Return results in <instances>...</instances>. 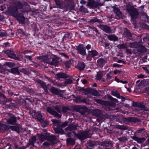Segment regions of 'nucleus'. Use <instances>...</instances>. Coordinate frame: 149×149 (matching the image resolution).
<instances>
[{"mask_svg":"<svg viewBox=\"0 0 149 149\" xmlns=\"http://www.w3.org/2000/svg\"><path fill=\"white\" fill-rule=\"evenodd\" d=\"M118 139L121 142H125L127 141V138L125 137H123L120 138H118Z\"/></svg>","mask_w":149,"mask_h":149,"instance_id":"nucleus-40","label":"nucleus"},{"mask_svg":"<svg viewBox=\"0 0 149 149\" xmlns=\"http://www.w3.org/2000/svg\"><path fill=\"white\" fill-rule=\"evenodd\" d=\"M95 143L94 141H89L87 143V147L88 148H91L95 145Z\"/></svg>","mask_w":149,"mask_h":149,"instance_id":"nucleus-36","label":"nucleus"},{"mask_svg":"<svg viewBox=\"0 0 149 149\" xmlns=\"http://www.w3.org/2000/svg\"><path fill=\"white\" fill-rule=\"evenodd\" d=\"M100 28L105 32L107 33H109L111 32V29L110 27L108 26L104 25H100Z\"/></svg>","mask_w":149,"mask_h":149,"instance_id":"nucleus-15","label":"nucleus"},{"mask_svg":"<svg viewBox=\"0 0 149 149\" xmlns=\"http://www.w3.org/2000/svg\"><path fill=\"white\" fill-rule=\"evenodd\" d=\"M98 53L95 50H93L89 51L87 57V59L88 60L90 61L91 60V58H94L95 56H97Z\"/></svg>","mask_w":149,"mask_h":149,"instance_id":"nucleus-5","label":"nucleus"},{"mask_svg":"<svg viewBox=\"0 0 149 149\" xmlns=\"http://www.w3.org/2000/svg\"><path fill=\"white\" fill-rule=\"evenodd\" d=\"M94 101L101 104L103 106V107L107 111L110 110V107L114 108L116 106V104L112 102L103 101L100 99H95Z\"/></svg>","mask_w":149,"mask_h":149,"instance_id":"nucleus-2","label":"nucleus"},{"mask_svg":"<svg viewBox=\"0 0 149 149\" xmlns=\"http://www.w3.org/2000/svg\"><path fill=\"white\" fill-rule=\"evenodd\" d=\"M122 72L121 71H120L119 70H115L114 71V73L115 74H116L118 73H120Z\"/></svg>","mask_w":149,"mask_h":149,"instance_id":"nucleus-64","label":"nucleus"},{"mask_svg":"<svg viewBox=\"0 0 149 149\" xmlns=\"http://www.w3.org/2000/svg\"><path fill=\"white\" fill-rule=\"evenodd\" d=\"M71 64V61H66L65 63V65L67 68H69Z\"/></svg>","mask_w":149,"mask_h":149,"instance_id":"nucleus-49","label":"nucleus"},{"mask_svg":"<svg viewBox=\"0 0 149 149\" xmlns=\"http://www.w3.org/2000/svg\"><path fill=\"white\" fill-rule=\"evenodd\" d=\"M107 61L103 58H100L97 60V65L100 67H102L107 63Z\"/></svg>","mask_w":149,"mask_h":149,"instance_id":"nucleus-20","label":"nucleus"},{"mask_svg":"<svg viewBox=\"0 0 149 149\" xmlns=\"http://www.w3.org/2000/svg\"><path fill=\"white\" fill-rule=\"evenodd\" d=\"M49 133H46L45 134H38L37 136L39 140L42 142L44 141L45 139H47Z\"/></svg>","mask_w":149,"mask_h":149,"instance_id":"nucleus-9","label":"nucleus"},{"mask_svg":"<svg viewBox=\"0 0 149 149\" xmlns=\"http://www.w3.org/2000/svg\"><path fill=\"white\" fill-rule=\"evenodd\" d=\"M24 57L25 58H26L27 59H29L30 61H31L32 60L31 56H25Z\"/></svg>","mask_w":149,"mask_h":149,"instance_id":"nucleus-62","label":"nucleus"},{"mask_svg":"<svg viewBox=\"0 0 149 149\" xmlns=\"http://www.w3.org/2000/svg\"><path fill=\"white\" fill-rule=\"evenodd\" d=\"M112 127L113 128L115 129H118L122 130H125L127 129L126 126L123 125H113Z\"/></svg>","mask_w":149,"mask_h":149,"instance_id":"nucleus-27","label":"nucleus"},{"mask_svg":"<svg viewBox=\"0 0 149 149\" xmlns=\"http://www.w3.org/2000/svg\"><path fill=\"white\" fill-rule=\"evenodd\" d=\"M37 81L41 86L44 88L45 91L46 92H47V87L45 84L42 81L39 79L37 80Z\"/></svg>","mask_w":149,"mask_h":149,"instance_id":"nucleus-28","label":"nucleus"},{"mask_svg":"<svg viewBox=\"0 0 149 149\" xmlns=\"http://www.w3.org/2000/svg\"><path fill=\"white\" fill-rule=\"evenodd\" d=\"M50 91L52 93L57 95L61 94V91L54 87H52L50 89Z\"/></svg>","mask_w":149,"mask_h":149,"instance_id":"nucleus-25","label":"nucleus"},{"mask_svg":"<svg viewBox=\"0 0 149 149\" xmlns=\"http://www.w3.org/2000/svg\"><path fill=\"white\" fill-rule=\"evenodd\" d=\"M70 111V108L67 107L63 106L62 108V111L63 113H67L69 112Z\"/></svg>","mask_w":149,"mask_h":149,"instance_id":"nucleus-35","label":"nucleus"},{"mask_svg":"<svg viewBox=\"0 0 149 149\" xmlns=\"http://www.w3.org/2000/svg\"><path fill=\"white\" fill-rule=\"evenodd\" d=\"M118 98L121 99L122 100V101H123L125 100V97L123 96H121L120 95Z\"/></svg>","mask_w":149,"mask_h":149,"instance_id":"nucleus-63","label":"nucleus"},{"mask_svg":"<svg viewBox=\"0 0 149 149\" xmlns=\"http://www.w3.org/2000/svg\"><path fill=\"white\" fill-rule=\"evenodd\" d=\"M47 140L52 144H56L58 142V140L56 138L55 136H50L49 134Z\"/></svg>","mask_w":149,"mask_h":149,"instance_id":"nucleus-10","label":"nucleus"},{"mask_svg":"<svg viewBox=\"0 0 149 149\" xmlns=\"http://www.w3.org/2000/svg\"><path fill=\"white\" fill-rule=\"evenodd\" d=\"M111 94L112 95L116 96L118 98L120 96V95L119 93L116 91H115L112 92Z\"/></svg>","mask_w":149,"mask_h":149,"instance_id":"nucleus-43","label":"nucleus"},{"mask_svg":"<svg viewBox=\"0 0 149 149\" xmlns=\"http://www.w3.org/2000/svg\"><path fill=\"white\" fill-rule=\"evenodd\" d=\"M14 6L16 7L17 8V10L18 9H21V8H22V5L21 3H19L17 5V6Z\"/></svg>","mask_w":149,"mask_h":149,"instance_id":"nucleus-52","label":"nucleus"},{"mask_svg":"<svg viewBox=\"0 0 149 149\" xmlns=\"http://www.w3.org/2000/svg\"><path fill=\"white\" fill-rule=\"evenodd\" d=\"M97 2L95 1L94 0H91L88 3L87 5L91 7L96 8L98 6Z\"/></svg>","mask_w":149,"mask_h":149,"instance_id":"nucleus-14","label":"nucleus"},{"mask_svg":"<svg viewBox=\"0 0 149 149\" xmlns=\"http://www.w3.org/2000/svg\"><path fill=\"white\" fill-rule=\"evenodd\" d=\"M51 121L53 123V124H57V125H59L60 127L62 128L65 127L68 125V122L66 121L61 124L60 122L58 120L55 119H52Z\"/></svg>","mask_w":149,"mask_h":149,"instance_id":"nucleus-8","label":"nucleus"},{"mask_svg":"<svg viewBox=\"0 0 149 149\" xmlns=\"http://www.w3.org/2000/svg\"><path fill=\"white\" fill-rule=\"evenodd\" d=\"M76 99V102L77 103L80 102L84 103L86 102V99L83 97L77 96Z\"/></svg>","mask_w":149,"mask_h":149,"instance_id":"nucleus-22","label":"nucleus"},{"mask_svg":"<svg viewBox=\"0 0 149 149\" xmlns=\"http://www.w3.org/2000/svg\"><path fill=\"white\" fill-rule=\"evenodd\" d=\"M145 92L149 95V87L146 88L145 89Z\"/></svg>","mask_w":149,"mask_h":149,"instance_id":"nucleus-60","label":"nucleus"},{"mask_svg":"<svg viewBox=\"0 0 149 149\" xmlns=\"http://www.w3.org/2000/svg\"><path fill=\"white\" fill-rule=\"evenodd\" d=\"M54 124L55 125L53 127V128L56 133L61 134H62L64 133L65 132L63 129L60 127L56 128L57 127V125L56 124Z\"/></svg>","mask_w":149,"mask_h":149,"instance_id":"nucleus-12","label":"nucleus"},{"mask_svg":"<svg viewBox=\"0 0 149 149\" xmlns=\"http://www.w3.org/2000/svg\"><path fill=\"white\" fill-rule=\"evenodd\" d=\"M87 92L89 94L96 96L98 95V93L97 91L93 89H88Z\"/></svg>","mask_w":149,"mask_h":149,"instance_id":"nucleus-26","label":"nucleus"},{"mask_svg":"<svg viewBox=\"0 0 149 149\" xmlns=\"http://www.w3.org/2000/svg\"><path fill=\"white\" fill-rule=\"evenodd\" d=\"M56 4L58 6H60V0H55Z\"/></svg>","mask_w":149,"mask_h":149,"instance_id":"nucleus-59","label":"nucleus"},{"mask_svg":"<svg viewBox=\"0 0 149 149\" xmlns=\"http://www.w3.org/2000/svg\"><path fill=\"white\" fill-rule=\"evenodd\" d=\"M8 71L13 74L17 75H20V72L18 70V68H14L11 69L10 70H8Z\"/></svg>","mask_w":149,"mask_h":149,"instance_id":"nucleus-17","label":"nucleus"},{"mask_svg":"<svg viewBox=\"0 0 149 149\" xmlns=\"http://www.w3.org/2000/svg\"><path fill=\"white\" fill-rule=\"evenodd\" d=\"M3 52L10 58L18 60L19 59L18 57L16 56L13 52L9 50H4Z\"/></svg>","mask_w":149,"mask_h":149,"instance_id":"nucleus-7","label":"nucleus"},{"mask_svg":"<svg viewBox=\"0 0 149 149\" xmlns=\"http://www.w3.org/2000/svg\"><path fill=\"white\" fill-rule=\"evenodd\" d=\"M17 18L19 22H24V21L25 18L23 15L21 13H19L18 12V16L17 17H16Z\"/></svg>","mask_w":149,"mask_h":149,"instance_id":"nucleus-32","label":"nucleus"},{"mask_svg":"<svg viewBox=\"0 0 149 149\" xmlns=\"http://www.w3.org/2000/svg\"><path fill=\"white\" fill-rule=\"evenodd\" d=\"M33 117L40 121L42 120V116L40 113L34 112L33 115Z\"/></svg>","mask_w":149,"mask_h":149,"instance_id":"nucleus-16","label":"nucleus"},{"mask_svg":"<svg viewBox=\"0 0 149 149\" xmlns=\"http://www.w3.org/2000/svg\"><path fill=\"white\" fill-rule=\"evenodd\" d=\"M10 128L12 130L15 131L17 132H19V128L18 126H10Z\"/></svg>","mask_w":149,"mask_h":149,"instance_id":"nucleus-37","label":"nucleus"},{"mask_svg":"<svg viewBox=\"0 0 149 149\" xmlns=\"http://www.w3.org/2000/svg\"><path fill=\"white\" fill-rule=\"evenodd\" d=\"M110 100L113 101L115 102H118V100L114 98L111 97L110 99Z\"/></svg>","mask_w":149,"mask_h":149,"instance_id":"nucleus-61","label":"nucleus"},{"mask_svg":"<svg viewBox=\"0 0 149 149\" xmlns=\"http://www.w3.org/2000/svg\"><path fill=\"white\" fill-rule=\"evenodd\" d=\"M132 139L139 143H142L145 140V139L144 137L139 138L136 136H133Z\"/></svg>","mask_w":149,"mask_h":149,"instance_id":"nucleus-19","label":"nucleus"},{"mask_svg":"<svg viewBox=\"0 0 149 149\" xmlns=\"http://www.w3.org/2000/svg\"><path fill=\"white\" fill-rule=\"evenodd\" d=\"M80 113L82 115L84 114L86 111L85 109H81L79 110Z\"/></svg>","mask_w":149,"mask_h":149,"instance_id":"nucleus-53","label":"nucleus"},{"mask_svg":"<svg viewBox=\"0 0 149 149\" xmlns=\"http://www.w3.org/2000/svg\"><path fill=\"white\" fill-rule=\"evenodd\" d=\"M72 80L70 79H68L66 80L65 81V84H69L72 83Z\"/></svg>","mask_w":149,"mask_h":149,"instance_id":"nucleus-48","label":"nucleus"},{"mask_svg":"<svg viewBox=\"0 0 149 149\" xmlns=\"http://www.w3.org/2000/svg\"><path fill=\"white\" fill-rule=\"evenodd\" d=\"M7 35L6 32L3 30H0V37H4Z\"/></svg>","mask_w":149,"mask_h":149,"instance_id":"nucleus-44","label":"nucleus"},{"mask_svg":"<svg viewBox=\"0 0 149 149\" xmlns=\"http://www.w3.org/2000/svg\"><path fill=\"white\" fill-rule=\"evenodd\" d=\"M74 134V137L78 139H84L88 138L91 137L92 133L90 132L83 131L81 132L78 134H76L75 132H73Z\"/></svg>","mask_w":149,"mask_h":149,"instance_id":"nucleus-3","label":"nucleus"},{"mask_svg":"<svg viewBox=\"0 0 149 149\" xmlns=\"http://www.w3.org/2000/svg\"><path fill=\"white\" fill-rule=\"evenodd\" d=\"M126 36L130 38L132 37V35L131 33L128 31H127L126 33Z\"/></svg>","mask_w":149,"mask_h":149,"instance_id":"nucleus-56","label":"nucleus"},{"mask_svg":"<svg viewBox=\"0 0 149 149\" xmlns=\"http://www.w3.org/2000/svg\"><path fill=\"white\" fill-rule=\"evenodd\" d=\"M56 75L57 77L58 78H66L67 77L65 74L61 72L56 74Z\"/></svg>","mask_w":149,"mask_h":149,"instance_id":"nucleus-31","label":"nucleus"},{"mask_svg":"<svg viewBox=\"0 0 149 149\" xmlns=\"http://www.w3.org/2000/svg\"><path fill=\"white\" fill-rule=\"evenodd\" d=\"M7 123L9 124L15 125L17 121V118L14 115H11L7 119Z\"/></svg>","mask_w":149,"mask_h":149,"instance_id":"nucleus-6","label":"nucleus"},{"mask_svg":"<svg viewBox=\"0 0 149 149\" xmlns=\"http://www.w3.org/2000/svg\"><path fill=\"white\" fill-rule=\"evenodd\" d=\"M8 13L14 17L18 16V12L17 8L15 6L8 9Z\"/></svg>","mask_w":149,"mask_h":149,"instance_id":"nucleus-4","label":"nucleus"},{"mask_svg":"<svg viewBox=\"0 0 149 149\" xmlns=\"http://www.w3.org/2000/svg\"><path fill=\"white\" fill-rule=\"evenodd\" d=\"M36 136L32 137L31 139H30L28 144L29 145H32L33 147L34 146V143L36 142Z\"/></svg>","mask_w":149,"mask_h":149,"instance_id":"nucleus-23","label":"nucleus"},{"mask_svg":"<svg viewBox=\"0 0 149 149\" xmlns=\"http://www.w3.org/2000/svg\"><path fill=\"white\" fill-rule=\"evenodd\" d=\"M80 70H83L85 68V65L83 63H79L77 65V67Z\"/></svg>","mask_w":149,"mask_h":149,"instance_id":"nucleus-30","label":"nucleus"},{"mask_svg":"<svg viewBox=\"0 0 149 149\" xmlns=\"http://www.w3.org/2000/svg\"><path fill=\"white\" fill-rule=\"evenodd\" d=\"M5 127V125L0 123V130H4Z\"/></svg>","mask_w":149,"mask_h":149,"instance_id":"nucleus-58","label":"nucleus"},{"mask_svg":"<svg viewBox=\"0 0 149 149\" xmlns=\"http://www.w3.org/2000/svg\"><path fill=\"white\" fill-rule=\"evenodd\" d=\"M67 143L68 145H73L75 143L74 140L72 138H68L67 139Z\"/></svg>","mask_w":149,"mask_h":149,"instance_id":"nucleus-33","label":"nucleus"},{"mask_svg":"<svg viewBox=\"0 0 149 149\" xmlns=\"http://www.w3.org/2000/svg\"><path fill=\"white\" fill-rule=\"evenodd\" d=\"M119 47L120 49H125L126 48V46L125 44H122L120 45Z\"/></svg>","mask_w":149,"mask_h":149,"instance_id":"nucleus-57","label":"nucleus"},{"mask_svg":"<svg viewBox=\"0 0 149 149\" xmlns=\"http://www.w3.org/2000/svg\"><path fill=\"white\" fill-rule=\"evenodd\" d=\"M137 107L138 108V110H140L141 111H149V109L146 108L145 105L143 103H139L137 104Z\"/></svg>","mask_w":149,"mask_h":149,"instance_id":"nucleus-18","label":"nucleus"},{"mask_svg":"<svg viewBox=\"0 0 149 149\" xmlns=\"http://www.w3.org/2000/svg\"><path fill=\"white\" fill-rule=\"evenodd\" d=\"M137 43H130V45L131 47L136 48L137 47Z\"/></svg>","mask_w":149,"mask_h":149,"instance_id":"nucleus-54","label":"nucleus"},{"mask_svg":"<svg viewBox=\"0 0 149 149\" xmlns=\"http://www.w3.org/2000/svg\"><path fill=\"white\" fill-rule=\"evenodd\" d=\"M112 76V74L111 73H109L107 74V78L106 80H110L111 79Z\"/></svg>","mask_w":149,"mask_h":149,"instance_id":"nucleus-51","label":"nucleus"},{"mask_svg":"<svg viewBox=\"0 0 149 149\" xmlns=\"http://www.w3.org/2000/svg\"><path fill=\"white\" fill-rule=\"evenodd\" d=\"M20 72H23L26 74H29V71L27 69L22 68L20 70Z\"/></svg>","mask_w":149,"mask_h":149,"instance_id":"nucleus-41","label":"nucleus"},{"mask_svg":"<svg viewBox=\"0 0 149 149\" xmlns=\"http://www.w3.org/2000/svg\"><path fill=\"white\" fill-rule=\"evenodd\" d=\"M78 126L77 125L71 124L69 125L68 127L65 129V130L67 132L71 131L77 129V127Z\"/></svg>","mask_w":149,"mask_h":149,"instance_id":"nucleus-13","label":"nucleus"},{"mask_svg":"<svg viewBox=\"0 0 149 149\" xmlns=\"http://www.w3.org/2000/svg\"><path fill=\"white\" fill-rule=\"evenodd\" d=\"M126 9L132 19H135L137 18L139 13L136 8L133 6L128 4L126 6Z\"/></svg>","mask_w":149,"mask_h":149,"instance_id":"nucleus-1","label":"nucleus"},{"mask_svg":"<svg viewBox=\"0 0 149 149\" xmlns=\"http://www.w3.org/2000/svg\"><path fill=\"white\" fill-rule=\"evenodd\" d=\"M52 115H53L55 117L58 118H60L61 117V115L59 114L55 111L54 112Z\"/></svg>","mask_w":149,"mask_h":149,"instance_id":"nucleus-47","label":"nucleus"},{"mask_svg":"<svg viewBox=\"0 0 149 149\" xmlns=\"http://www.w3.org/2000/svg\"><path fill=\"white\" fill-rule=\"evenodd\" d=\"M47 111L50 113L51 114H52L55 111H54L52 109L51 107H48L47 109Z\"/></svg>","mask_w":149,"mask_h":149,"instance_id":"nucleus-50","label":"nucleus"},{"mask_svg":"<svg viewBox=\"0 0 149 149\" xmlns=\"http://www.w3.org/2000/svg\"><path fill=\"white\" fill-rule=\"evenodd\" d=\"M100 145L102 146H105L106 147H112V144L110 141H103L100 143Z\"/></svg>","mask_w":149,"mask_h":149,"instance_id":"nucleus-21","label":"nucleus"},{"mask_svg":"<svg viewBox=\"0 0 149 149\" xmlns=\"http://www.w3.org/2000/svg\"><path fill=\"white\" fill-rule=\"evenodd\" d=\"M78 52L81 54L84 55L86 54V52L85 48L82 45H79L77 48Z\"/></svg>","mask_w":149,"mask_h":149,"instance_id":"nucleus-11","label":"nucleus"},{"mask_svg":"<svg viewBox=\"0 0 149 149\" xmlns=\"http://www.w3.org/2000/svg\"><path fill=\"white\" fill-rule=\"evenodd\" d=\"M18 34L19 35L21 36H23L25 35V34L22 30L19 29L18 30Z\"/></svg>","mask_w":149,"mask_h":149,"instance_id":"nucleus-45","label":"nucleus"},{"mask_svg":"<svg viewBox=\"0 0 149 149\" xmlns=\"http://www.w3.org/2000/svg\"><path fill=\"white\" fill-rule=\"evenodd\" d=\"M113 10L116 15L118 17L120 18L122 17V13L118 8H113Z\"/></svg>","mask_w":149,"mask_h":149,"instance_id":"nucleus-24","label":"nucleus"},{"mask_svg":"<svg viewBox=\"0 0 149 149\" xmlns=\"http://www.w3.org/2000/svg\"><path fill=\"white\" fill-rule=\"evenodd\" d=\"M91 22L93 23H95L97 22L99 23L101 22V21L100 19H98L97 18H94L93 19H91L90 21Z\"/></svg>","mask_w":149,"mask_h":149,"instance_id":"nucleus-42","label":"nucleus"},{"mask_svg":"<svg viewBox=\"0 0 149 149\" xmlns=\"http://www.w3.org/2000/svg\"><path fill=\"white\" fill-rule=\"evenodd\" d=\"M6 65L10 68H11L15 66V64L13 63L8 62L6 63Z\"/></svg>","mask_w":149,"mask_h":149,"instance_id":"nucleus-46","label":"nucleus"},{"mask_svg":"<svg viewBox=\"0 0 149 149\" xmlns=\"http://www.w3.org/2000/svg\"><path fill=\"white\" fill-rule=\"evenodd\" d=\"M55 109L59 113H60L61 112L60 108L58 106H56L55 107Z\"/></svg>","mask_w":149,"mask_h":149,"instance_id":"nucleus-55","label":"nucleus"},{"mask_svg":"<svg viewBox=\"0 0 149 149\" xmlns=\"http://www.w3.org/2000/svg\"><path fill=\"white\" fill-rule=\"evenodd\" d=\"M108 38L110 40L114 41L117 40H118V38L116 36L112 35H109L108 36Z\"/></svg>","mask_w":149,"mask_h":149,"instance_id":"nucleus-34","label":"nucleus"},{"mask_svg":"<svg viewBox=\"0 0 149 149\" xmlns=\"http://www.w3.org/2000/svg\"><path fill=\"white\" fill-rule=\"evenodd\" d=\"M52 61L47 62L49 63H50L51 65H56L58 63L57 59L56 58H53L52 59Z\"/></svg>","mask_w":149,"mask_h":149,"instance_id":"nucleus-38","label":"nucleus"},{"mask_svg":"<svg viewBox=\"0 0 149 149\" xmlns=\"http://www.w3.org/2000/svg\"><path fill=\"white\" fill-rule=\"evenodd\" d=\"M138 50L140 53H143L146 51L145 48L143 46H141L139 49Z\"/></svg>","mask_w":149,"mask_h":149,"instance_id":"nucleus-39","label":"nucleus"},{"mask_svg":"<svg viewBox=\"0 0 149 149\" xmlns=\"http://www.w3.org/2000/svg\"><path fill=\"white\" fill-rule=\"evenodd\" d=\"M105 74V72L104 71H100L97 73V78L98 80L100 79Z\"/></svg>","mask_w":149,"mask_h":149,"instance_id":"nucleus-29","label":"nucleus"}]
</instances>
